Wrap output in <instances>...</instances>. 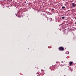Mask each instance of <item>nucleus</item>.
Wrapping results in <instances>:
<instances>
[{"label": "nucleus", "instance_id": "1", "mask_svg": "<svg viewBox=\"0 0 76 76\" xmlns=\"http://www.w3.org/2000/svg\"><path fill=\"white\" fill-rule=\"evenodd\" d=\"M42 18L43 20L45 21H47L48 20V17H47V16L45 15V14H43Z\"/></svg>", "mask_w": 76, "mask_h": 76}, {"label": "nucleus", "instance_id": "2", "mask_svg": "<svg viewBox=\"0 0 76 76\" xmlns=\"http://www.w3.org/2000/svg\"><path fill=\"white\" fill-rule=\"evenodd\" d=\"M58 49L60 51H63L64 50V49L62 47H59Z\"/></svg>", "mask_w": 76, "mask_h": 76}, {"label": "nucleus", "instance_id": "3", "mask_svg": "<svg viewBox=\"0 0 76 76\" xmlns=\"http://www.w3.org/2000/svg\"><path fill=\"white\" fill-rule=\"evenodd\" d=\"M72 4L73 6V7H75L76 6V4H75V3H72Z\"/></svg>", "mask_w": 76, "mask_h": 76}, {"label": "nucleus", "instance_id": "4", "mask_svg": "<svg viewBox=\"0 0 76 76\" xmlns=\"http://www.w3.org/2000/svg\"><path fill=\"white\" fill-rule=\"evenodd\" d=\"M73 64V62H69V64L70 65H72Z\"/></svg>", "mask_w": 76, "mask_h": 76}, {"label": "nucleus", "instance_id": "5", "mask_svg": "<svg viewBox=\"0 0 76 76\" xmlns=\"http://www.w3.org/2000/svg\"><path fill=\"white\" fill-rule=\"evenodd\" d=\"M66 8V7H65L63 6L62 7V9H65Z\"/></svg>", "mask_w": 76, "mask_h": 76}, {"label": "nucleus", "instance_id": "6", "mask_svg": "<svg viewBox=\"0 0 76 76\" xmlns=\"http://www.w3.org/2000/svg\"><path fill=\"white\" fill-rule=\"evenodd\" d=\"M64 18H65V17H62V19H64Z\"/></svg>", "mask_w": 76, "mask_h": 76}, {"label": "nucleus", "instance_id": "7", "mask_svg": "<svg viewBox=\"0 0 76 76\" xmlns=\"http://www.w3.org/2000/svg\"><path fill=\"white\" fill-rule=\"evenodd\" d=\"M54 10V9H52V10Z\"/></svg>", "mask_w": 76, "mask_h": 76}, {"label": "nucleus", "instance_id": "8", "mask_svg": "<svg viewBox=\"0 0 76 76\" xmlns=\"http://www.w3.org/2000/svg\"><path fill=\"white\" fill-rule=\"evenodd\" d=\"M41 71H44V70L43 69H42L41 70Z\"/></svg>", "mask_w": 76, "mask_h": 76}, {"label": "nucleus", "instance_id": "9", "mask_svg": "<svg viewBox=\"0 0 76 76\" xmlns=\"http://www.w3.org/2000/svg\"><path fill=\"white\" fill-rule=\"evenodd\" d=\"M75 38H73V39H75Z\"/></svg>", "mask_w": 76, "mask_h": 76}, {"label": "nucleus", "instance_id": "10", "mask_svg": "<svg viewBox=\"0 0 76 76\" xmlns=\"http://www.w3.org/2000/svg\"><path fill=\"white\" fill-rule=\"evenodd\" d=\"M50 19H51V20H52V18H50Z\"/></svg>", "mask_w": 76, "mask_h": 76}, {"label": "nucleus", "instance_id": "11", "mask_svg": "<svg viewBox=\"0 0 76 76\" xmlns=\"http://www.w3.org/2000/svg\"><path fill=\"white\" fill-rule=\"evenodd\" d=\"M75 24H76V22H75Z\"/></svg>", "mask_w": 76, "mask_h": 76}, {"label": "nucleus", "instance_id": "12", "mask_svg": "<svg viewBox=\"0 0 76 76\" xmlns=\"http://www.w3.org/2000/svg\"><path fill=\"white\" fill-rule=\"evenodd\" d=\"M41 15H42V13H41Z\"/></svg>", "mask_w": 76, "mask_h": 76}, {"label": "nucleus", "instance_id": "13", "mask_svg": "<svg viewBox=\"0 0 76 76\" xmlns=\"http://www.w3.org/2000/svg\"><path fill=\"white\" fill-rule=\"evenodd\" d=\"M18 17L19 18V16H18Z\"/></svg>", "mask_w": 76, "mask_h": 76}, {"label": "nucleus", "instance_id": "14", "mask_svg": "<svg viewBox=\"0 0 76 76\" xmlns=\"http://www.w3.org/2000/svg\"><path fill=\"white\" fill-rule=\"evenodd\" d=\"M64 76H66V75H64Z\"/></svg>", "mask_w": 76, "mask_h": 76}, {"label": "nucleus", "instance_id": "15", "mask_svg": "<svg viewBox=\"0 0 76 76\" xmlns=\"http://www.w3.org/2000/svg\"><path fill=\"white\" fill-rule=\"evenodd\" d=\"M16 16H17V15H16Z\"/></svg>", "mask_w": 76, "mask_h": 76}]
</instances>
